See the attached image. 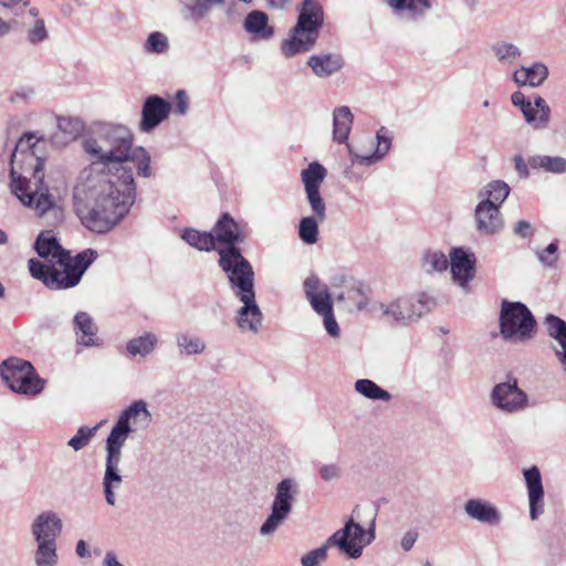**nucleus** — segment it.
<instances>
[{
	"label": "nucleus",
	"instance_id": "6ab92c4d",
	"mask_svg": "<svg viewBox=\"0 0 566 566\" xmlns=\"http://www.w3.org/2000/svg\"><path fill=\"white\" fill-rule=\"evenodd\" d=\"M171 112V103L158 95L148 96L143 105L139 129L143 133L154 130Z\"/></svg>",
	"mask_w": 566,
	"mask_h": 566
},
{
	"label": "nucleus",
	"instance_id": "cd10ccee",
	"mask_svg": "<svg viewBox=\"0 0 566 566\" xmlns=\"http://www.w3.org/2000/svg\"><path fill=\"white\" fill-rule=\"evenodd\" d=\"M243 28L254 40H269L274 35V29L269 24L268 15L259 10L248 13Z\"/></svg>",
	"mask_w": 566,
	"mask_h": 566
},
{
	"label": "nucleus",
	"instance_id": "3c124183",
	"mask_svg": "<svg viewBox=\"0 0 566 566\" xmlns=\"http://www.w3.org/2000/svg\"><path fill=\"white\" fill-rule=\"evenodd\" d=\"M318 473L323 481L331 482L342 476V468L337 463H325L321 465Z\"/></svg>",
	"mask_w": 566,
	"mask_h": 566
},
{
	"label": "nucleus",
	"instance_id": "6e6552de",
	"mask_svg": "<svg viewBox=\"0 0 566 566\" xmlns=\"http://www.w3.org/2000/svg\"><path fill=\"white\" fill-rule=\"evenodd\" d=\"M536 322L521 302L503 301L500 314V334L509 343H526L534 337Z\"/></svg>",
	"mask_w": 566,
	"mask_h": 566
},
{
	"label": "nucleus",
	"instance_id": "5701e85b",
	"mask_svg": "<svg viewBox=\"0 0 566 566\" xmlns=\"http://www.w3.org/2000/svg\"><path fill=\"white\" fill-rule=\"evenodd\" d=\"M214 235V244L221 243L229 247H234L235 243L244 241V234L240 226L229 213H223L214 224L212 231Z\"/></svg>",
	"mask_w": 566,
	"mask_h": 566
},
{
	"label": "nucleus",
	"instance_id": "4be33fe9",
	"mask_svg": "<svg viewBox=\"0 0 566 566\" xmlns=\"http://www.w3.org/2000/svg\"><path fill=\"white\" fill-rule=\"evenodd\" d=\"M474 219L478 231L483 234H496L504 228L500 208L495 205L479 201L474 210Z\"/></svg>",
	"mask_w": 566,
	"mask_h": 566
},
{
	"label": "nucleus",
	"instance_id": "dca6fc26",
	"mask_svg": "<svg viewBox=\"0 0 566 566\" xmlns=\"http://www.w3.org/2000/svg\"><path fill=\"white\" fill-rule=\"evenodd\" d=\"M63 531V521L59 513L46 510L39 513L30 524L34 543H56Z\"/></svg>",
	"mask_w": 566,
	"mask_h": 566
},
{
	"label": "nucleus",
	"instance_id": "bf43d9fd",
	"mask_svg": "<svg viewBox=\"0 0 566 566\" xmlns=\"http://www.w3.org/2000/svg\"><path fill=\"white\" fill-rule=\"evenodd\" d=\"M103 566H124L123 564H120L115 554L112 553V552H108L106 553L105 557H104V560H103Z\"/></svg>",
	"mask_w": 566,
	"mask_h": 566
},
{
	"label": "nucleus",
	"instance_id": "7ed1b4c3",
	"mask_svg": "<svg viewBox=\"0 0 566 566\" xmlns=\"http://www.w3.org/2000/svg\"><path fill=\"white\" fill-rule=\"evenodd\" d=\"M323 22L324 11L318 0H303L298 8L297 22L281 44L282 54L290 59L311 51L318 39Z\"/></svg>",
	"mask_w": 566,
	"mask_h": 566
},
{
	"label": "nucleus",
	"instance_id": "9d476101",
	"mask_svg": "<svg viewBox=\"0 0 566 566\" xmlns=\"http://www.w3.org/2000/svg\"><path fill=\"white\" fill-rule=\"evenodd\" d=\"M297 494L298 484L294 479L286 478L277 483L271 512L260 527L262 536L272 535L284 523L292 512Z\"/></svg>",
	"mask_w": 566,
	"mask_h": 566
},
{
	"label": "nucleus",
	"instance_id": "393cba45",
	"mask_svg": "<svg viewBox=\"0 0 566 566\" xmlns=\"http://www.w3.org/2000/svg\"><path fill=\"white\" fill-rule=\"evenodd\" d=\"M306 64L312 69L315 76L327 78L344 66V61L339 54H314L308 57Z\"/></svg>",
	"mask_w": 566,
	"mask_h": 566
},
{
	"label": "nucleus",
	"instance_id": "5fc2aeb1",
	"mask_svg": "<svg viewBox=\"0 0 566 566\" xmlns=\"http://www.w3.org/2000/svg\"><path fill=\"white\" fill-rule=\"evenodd\" d=\"M514 233L522 238H528L532 235V226L528 221L520 220L515 223Z\"/></svg>",
	"mask_w": 566,
	"mask_h": 566
},
{
	"label": "nucleus",
	"instance_id": "e2e57ef3",
	"mask_svg": "<svg viewBox=\"0 0 566 566\" xmlns=\"http://www.w3.org/2000/svg\"><path fill=\"white\" fill-rule=\"evenodd\" d=\"M269 4L276 9H282L287 0H268Z\"/></svg>",
	"mask_w": 566,
	"mask_h": 566
},
{
	"label": "nucleus",
	"instance_id": "c756f323",
	"mask_svg": "<svg viewBox=\"0 0 566 566\" xmlns=\"http://www.w3.org/2000/svg\"><path fill=\"white\" fill-rule=\"evenodd\" d=\"M522 113L526 122L535 128H544L549 119V107L539 96L534 99V103H527Z\"/></svg>",
	"mask_w": 566,
	"mask_h": 566
},
{
	"label": "nucleus",
	"instance_id": "603ef678",
	"mask_svg": "<svg viewBox=\"0 0 566 566\" xmlns=\"http://www.w3.org/2000/svg\"><path fill=\"white\" fill-rule=\"evenodd\" d=\"M557 244L551 243L544 250L537 252L538 260L546 266H553L557 261Z\"/></svg>",
	"mask_w": 566,
	"mask_h": 566
},
{
	"label": "nucleus",
	"instance_id": "338daca9",
	"mask_svg": "<svg viewBox=\"0 0 566 566\" xmlns=\"http://www.w3.org/2000/svg\"><path fill=\"white\" fill-rule=\"evenodd\" d=\"M8 237L3 230L0 229V245L7 243Z\"/></svg>",
	"mask_w": 566,
	"mask_h": 566
},
{
	"label": "nucleus",
	"instance_id": "4468645a",
	"mask_svg": "<svg viewBox=\"0 0 566 566\" xmlns=\"http://www.w3.org/2000/svg\"><path fill=\"white\" fill-rule=\"evenodd\" d=\"M491 402L501 412L513 415L528 407V396L518 387L515 378H510L493 387Z\"/></svg>",
	"mask_w": 566,
	"mask_h": 566
},
{
	"label": "nucleus",
	"instance_id": "f8f14e48",
	"mask_svg": "<svg viewBox=\"0 0 566 566\" xmlns=\"http://www.w3.org/2000/svg\"><path fill=\"white\" fill-rule=\"evenodd\" d=\"M0 375L12 391L20 394H38L41 391V380L35 376L33 366L15 357L0 365Z\"/></svg>",
	"mask_w": 566,
	"mask_h": 566
},
{
	"label": "nucleus",
	"instance_id": "bb28decb",
	"mask_svg": "<svg viewBox=\"0 0 566 566\" xmlns=\"http://www.w3.org/2000/svg\"><path fill=\"white\" fill-rule=\"evenodd\" d=\"M547 333L554 338L558 347L554 348V353L566 371V322L555 315H547L545 318Z\"/></svg>",
	"mask_w": 566,
	"mask_h": 566
},
{
	"label": "nucleus",
	"instance_id": "f03ea898",
	"mask_svg": "<svg viewBox=\"0 0 566 566\" xmlns=\"http://www.w3.org/2000/svg\"><path fill=\"white\" fill-rule=\"evenodd\" d=\"M44 140L34 133H27L15 144L11 154V191L19 201L43 216L57 208V200L44 185Z\"/></svg>",
	"mask_w": 566,
	"mask_h": 566
},
{
	"label": "nucleus",
	"instance_id": "37998d69",
	"mask_svg": "<svg viewBox=\"0 0 566 566\" xmlns=\"http://www.w3.org/2000/svg\"><path fill=\"white\" fill-rule=\"evenodd\" d=\"M422 268L427 273L443 272L449 268V259L441 251H428L422 256Z\"/></svg>",
	"mask_w": 566,
	"mask_h": 566
},
{
	"label": "nucleus",
	"instance_id": "c85d7f7f",
	"mask_svg": "<svg viewBox=\"0 0 566 566\" xmlns=\"http://www.w3.org/2000/svg\"><path fill=\"white\" fill-rule=\"evenodd\" d=\"M353 113L349 107L340 106L333 113V136L339 144L346 143L353 125Z\"/></svg>",
	"mask_w": 566,
	"mask_h": 566
},
{
	"label": "nucleus",
	"instance_id": "052dcab7",
	"mask_svg": "<svg viewBox=\"0 0 566 566\" xmlns=\"http://www.w3.org/2000/svg\"><path fill=\"white\" fill-rule=\"evenodd\" d=\"M11 23L0 18V36L8 34L11 30Z\"/></svg>",
	"mask_w": 566,
	"mask_h": 566
},
{
	"label": "nucleus",
	"instance_id": "aec40b11",
	"mask_svg": "<svg viewBox=\"0 0 566 566\" xmlns=\"http://www.w3.org/2000/svg\"><path fill=\"white\" fill-rule=\"evenodd\" d=\"M237 297L242 303V306L238 310L235 316L239 329L241 332H250L252 334L259 333L263 322V314L255 302V293Z\"/></svg>",
	"mask_w": 566,
	"mask_h": 566
},
{
	"label": "nucleus",
	"instance_id": "ea45409f",
	"mask_svg": "<svg viewBox=\"0 0 566 566\" xmlns=\"http://www.w3.org/2000/svg\"><path fill=\"white\" fill-rule=\"evenodd\" d=\"M388 4L396 11H406L409 15L423 14L430 9V0H387Z\"/></svg>",
	"mask_w": 566,
	"mask_h": 566
},
{
	"label": "nucleus",
	"instance_id": "f704fd0d",
	"mask_svg": "<svg viewBox=\"0 0 566 566\" xmlns=\"http://www.w3.org/2000/svg\"><path fill=\"white\" fill-rule=\"evenodd\" d=\"M33 560L35 566H57V543H34Z\"/></svg>",
	"mask_w": 566,
	"mask_h": 566
},
{
	"label": "nucleus",
	"instance_id": "e433bc0d",
	"mask_svg": "<svg viewBox=\"0 0 566 566\" xmlns=\"http://www.w3.org/2000/svg\"><path fill=\"white\" fill-rule=\"evenodd\" d=\"M157 344V337L153 333H146L139 337L133 338L127 343V352L132 356H147Z\"/></svg>",
	"mask_w": 566,
	"mask_h": 566
},
{
	"label": "nucleus",
	"instance_id": "f3484780",
	"mask_svg": "<svg viewBox=\"0 0 566 566\" xmlns=\"http://www.w3.org/2000/svg\"><path fill=\"white\" fill-rule=\"evenodd\" d=\"M336 286L344 287L336 298L345 305L347 311H361L367 306L368 296L360 282L342 274L332 279V287Z\"/></svg>",
	"mask_w": 566,
	"mask_h": 566
},
{
	"label": "nucleus",
	"instance_id": "1a4fd4ad",
	"mask_svg": "<svg viewBox=\"0 0 566 566\" xmlns=\"http://www.w3.org/2000/svg\"><path fill=\"white\" fill-rule=\"evenodd\" d=\"M219 265L227 274L231 290L235 296L255 293L254 271L250 262L235 247L218 249Z\"/></svg>",
	"mask_w": 566,
	"mask_h": 566
},
{
	"label": "nucleus",
	"instance_id": "0eeeda50",
	"mask_svg": "<svg viewBox=\"0 0 566 566\" xmlns=\"http://www.w3.org/2000/svg\"><path fill=\"white\" fill-rule=\"evenodd\" d=\"M96 258L97 252L95 250H84L77 254V263L82 262L83 265L71 270L54 264H52V268H49L35 259H31L29 260V270L34 279L42 281L52 290L70 289L81 281L85 270Z\"/></svg>",
	"mask_w": 566,
	"mask_h": 566
},
{
	"label": "nucleus",
	"instance_id": "de8ad7c7",
	"mask_svg": "<svg viewBox=\"0 0 566 566\" xmlns=\"http://www.w3.org/2000/svg\"><path fill=\"white\" fill-rule=\"evenodd\" d=\"M49 39V32L43 19L34 20L33 24L27 31V40L33 44H40Z\"/></svg>",
	"mask_w": 566,
	"mask_h": 566
},
{
	"label": "nucleus",
	"instance_id": "a19ab883",
	"mask_svg": "<svg viewBox=\"0 0 566 566\" xmlns=\"http://www.w3.org/2000/svg\"><path fill=\"white\" fill-rule=\"evenodd\" d=\"M318 222L315 216L304 217L300 221L298 237L308 245H313L318 241Z\"/></svg>",
	"mask_w": 566,
	"mask_h": 566
},
{
	"label": "nucleus",
	"instance_id": "f257e3e1",
	"mask_svg": "<svg viewBox=\"0 0 566 566\" xmlns=\"http://www.w3.org/2000/svg\"><path fill=\"white\" fill-rule=\"evenodd\" d=\"M93 159L84 168L73 190L74 209L91 231L104 233L129 211L135 200L133 167L149 177L150 156L143 147H133V135L123 125L97 124L84 142Z\"/></svg>",
	"mask_w": 566,
	"mask_h": 566
},
{
	"label": "nucleus",
	"instance_id": "412c9836",
	"mask_svg": "<svg viewBox=\"0 0 566 566\" xmlns=\"http://www.w3.org/2000/svg\"><path fill=\"white\" fill-rule=\"evenodd\" d=\"M530 502V517L535 521L544 512V489L541 472L537 467H532L523 472Z\"/></svg>",
	"mask_w": 566,
	"mask_h": 566
},
{
	"label": "nucleus",
	"instance_id": "c03bdc74",
	"mask_svg": "<svg viewBox=\"0 0 566 566\" xmlns=\"http://www.w3.org/2000/svg\"><path fill=\"white\" fill-rule=\"evenodd\" d=\"M491 50L499 62L505 65L513 64L521 55V50L516 45L506 42L495 43Z\"/></svg>",
	"mask_w": 566,
	"mask_h": 566
},
{
	"label": "nucleus",
	"instance_id": "473e14b6",
	"mask_svg": "<svg viewBox=\"0 0 566 566\" xmlns=\"http://www.w3.org/2000/svg\"><path fill=\"white\" fill-rule=\"evenodd\" d=\"M74 324L76 334L78 336V340L84 346H95L98 345L97 338L95 337L97 332V326L93 322L92 317L85 313L80 312L74 317Z\"/></svg>",
	"mask_w": 566,
	"mask_h": 566
},
{
	"label": "nucleus",
	"instance_id": "2eb2a0df",
	"mask_svg": "<svg viewBox=\"0 0 566 566\" xmlns=\"http://www.w3.org/2000/svg\"><path fill=\"white\" fill-rule=\"evenodd\" d=\"M34 249L41 258L60 268L71 270L83 265L82 262L77 263V255L72 258L70 252L60 245L51 231H43L38 235Z\"/></svg>",
	"mask_w": 566,
	"mask_h": 566
},
{
	"label": "nucleus",
	"instance_id": "49530a36",
	"mask_svg": "<svg viewBox=\"0 0 566 566\" xmlns=\"http://www.w3.org/2000/svg\"><path fill=\"white\" fill-rule=\"evenodd\" d=\"M223 2L224 0H187V6L192 17L200 20L208 14L212 6L223 4Z\"/></svg>",
	"mask_w": 566,
	"mask_h": 566
},
{
	"label": "nucleus",
	"instance_id": "72a5a7b5",
	"mask_svg": "<svg viewBox=\"0 0 566 566\" xmlns=\"http://www.w3.org/2000/svg\"><path fill=\"white\" fill-rule=\"evenodd\" d=\"M181 238L191 247L200 251H211L217 249L214 235L212 232H200L196 229H185Z\"/></svg>",
	"mask_w": 566,
	"mask_h": 566
},
{
	"label": "nucleus",
	"instance_id": "20e7f679",
	"mask_svg": "<svg viewBox=\"0 0 566 566\" xmlns=\"http://www.w3.org/2000/svg\"><path fill=\"white\" fill-rule=\"evenodd\" d=\"M375 538V522H371L368 531L355 523L353 518L346 522L345 526L336 531L325 545L315 548L305 554L302 559V566H318L327 556V547L335 546L342 553L350 558H358L363 554V548L370 544Z\"/></svg>",
	"mask_w": 566,
	"mask_h": 566
},
{
	"label": "nucleus",
	"instance_id": "4d7b16f0",
	"mask_svg": "<svg viewBox=\"0 0 566 566\" xmlns=\"http://www.w3.org/2000/svg\"><path fill=\"white\" fill-rule=\"evenodd\" d=\"M511 99L515 106L521 107V111L525 107L527 103H530V101H526L524 94L521 92L513 93Z\"/></svg>",
	"mask_w": 566,
	"mask_h": 566
},
{
	"label": "nucleus",
	"instance_id": "09e8293b",
	"mask_svg": "<svg viewBox=\"0 0 566 566\" xmlns=\"http://www.w3.org/2000/svg\"><path fill=\"white\" fill-rule=\"evenodd\" d=\"M306 198L314 216L322 222L326 218V206L319 189L306 190Z\"/></svg>",
	"mask_w": 566,
	"mask_h": 566
},
{
	"label": "nucleus",
	"instance_id": "69168bd1",
	"mask_svg": "<svg viewBox=\"0 0 566 566\" xmlns=\"http://www.w3.org/2000/svg\"><path fill=\"white\" fill-rule=\"evenodd\" d=\"M28 13H29L32 18H34L35 20H36V19H40V18H39V10H38L36 8H31V9H29Z\"/></svg>",
	"mask_w": 566,
	"mask_h": 566
},
{
	"label": "nucleus",
	"instance_id": "4c0bfd02",
	"mask_svg": "<svg viewBox=\"0 0 566 566\" xmlns=\"http://www.w3.org/2000/svg\"><path fill=\"white\" fill-rule=\"evenodd\" d=\"M176 344L180 355H199L206 350V343L198 336L189 334H179L176 337Z\"/></svg>",
	"mask_w": 566,
	"mask_h": 566
},
{
	"label": "nucleus",
	"instance_id": "864d4df0",
	"mask_svg": "<svg viewBox=\"0 0 566 566\" xmlns=\"http://www.w3.org/2000/svg\"><path fill=\"white\" fill-rule=\"evenodd\" d=\"M176 105L175 112L179 115H185L188 111V96L185 91H178L176 93Z\"/></svg>",
	"mask_w": 566,
	"mask_h": 566
},
{
	"label": "nucleus",
	"instance_id": "7c9ffc66",
	"mask_svg": "<svg viewBox=\"0 0 566 566\" xmlns=\"http://www.w3.org/2000/svg\"><path fill=\"white\" fill-rule=\"evenodd\" d=\"M548 70L542 63H535L531 67H521L513 74L514 82L520 85L538 86L547 77Z\"/></svg>",
	"mask_w": 566,
	"mask_h": 566
},
{
	"label": "nucleus",
	"instance_id": "ddd939ff",
	"mask_svg": "<svg viewBox=\"0 0 566 566\" xmlns=\"http://www.w3.org/2000/svg\"><path fill=\"white\" fill-rule=\"evenodd\" d=\"M391 133L381 127L376 134V140L368 136L356 145H347L350 159L364 166H371L380 161L391 147Z\"/></svg>",
	"mask_w": 566,
	"mask_h": 566
},
{
	"label": "nucleus",
	"instance_id": "79ce46f5",
	"mask_svg": "<svg viewBox=\"0 0 566 566\" xmlns=\"http://www.w3.org/2000/svg\"><path fill=\"white\" fill-rule=\"evenodd\" d=\"M355 389L361 396L371 400H384L390 399V394L385 389L380 388L377 384L369 379H359L355 382Z\"/></svg>",
	"mask_w": 566,
	"mask_h": 566
},
{
	"label": "nucleus",
	"instance_id": "9b49d317",
	"mask_svg": "<svg viewBox=\"0 0 566 566\" xmlns=\"http://www.w3.org/2000/svg\"><path fill=\"white\" fill-rule=\"evenodd\" d=\"M304 293L313 310L323 317L326 333L333 338L340 337V327L335 318L333 301L327 286L315 275L304 281Z\"/></svg>",
	"mask_w": 566,
	"mask_h": 566
},
{
	"label": "nucleus",
	"instance_id": "58836bf2",
	"mask_svg": "<svg viewBox=\"0 0 566 566\" xmlns=\"http://www.w3.org/2000/svg\"><path fill=\"white\" fill-rule=\"evenodd\" d=\"M326 176V169L318 163H312L301 174L302 181L304 184L305 191L319 189Z\"/></svg>",
	"mask_w": 566,
	"mask_h": 566
},
{
	"label": "nucleus",
	"instance_id": "39448f33",
	"mask_svg": "<svg viewBox=\"0 0 566 566\" xmlns=\"http://www.w3.org/2000/svg\"><path fill=\"white\" fill-rule=\"evenodd\" d=\"M134 432L130 424H126L117 419L113 426L105 443V473L103 476V490L106 503L114 506L116 503L115 492L120 489L123 476L120 474V462L124 448L129 434Z\"/></svg>",
	"mask_w": 566,
	"mask_h": 566
},
{
	"label": "nucleus",
	"instance_id": "0e129e2a",
	"mask_svg": "<svg viewBox=\"0 0 566 566\" xmlns=\"http://www.w3.org/2000/svg\"><path fill=\"white\" fill-rule=\"evenodd\" d=\"M465 6L470 9H474L479 2V0H463Z\"/></svg>",
	"mask_w": 566,
	"mask_h": 566
},
{
	"label": "nucleus",
	"instance_id": "8fccbe9b",
	"mask_svg": "<svg viewBox=\"0 0 566 566\" xmlns=\"http://www.w3.org/2000/svg\"><path fill=\"white\" fill-rule=\"evenodd\" d=\"M97 428L98 426H95L93 428L81 427L77 430L76 434L69 440L67 444L75 451L83 449L93 438Z\"/></svg>",
	"mask_w": 566,
	"mask_h": 566
},
{
	"label": "nucleus",
	"instance_id": "a18cd8bd",
	"mask_svg": "<svg viewBox=\"0 0 566 566\" xmlns=\"http://www.w3.org/2000/svg\"><path fill=\"white\" fill-rule=\"evenodd\" d=\"M169 49V41L166 34L155 31L151 32L144 43V50L150 54H163Z\"/></svg>",
	"mask_w": 566,
	"mask_h": 566
},
{
	"label": "nucleus",
	"instance_id": "2f4dec72",
	"mask_svg": "<svg viewBox=\"0 0 566 566\" xmlns=\"http://www.w3.org/2000/svg\"><path fill=\"white\" fill-rule=\"evenodd\" d=\"M510 195V187L502 180H493L484 186L478 193L481 202L495 205L497 208L502 206Z\"/></svg>",
	"mask_w": 566,
	"mask_h": 566
},
{
	"label": "nucleus",
	"instance_id": "774afa93",
	"mask_svg": "<svg viewBox=\"0 0 566 566\" xmlns=\"http://www.w3.org/2000/svg\"><path fill=\"white\" fill-rule=\"evenodd\" d=\"M522 166L524 167L523 160L520 158L516 160V168L521 170Z\"/></svg>",
	"mask_w": 566,
	"mask_h": 566
},
{
	"label": "nucleus",
	"instance_id": "a211bd4d",
	"mask_svg": "<svg viewBox=\"0 0 566 566\" xmlns=\"http://www.w3.org/2000/svg\"><path fill=\"white\" fill-rule=\"evenodd\" d=\"M449 266L453 282L468 290L475 273V255L463 248H453L449 254Z\"/></svg>",
	"mask_w": 566,
	"mask_h": 566
},
{
	"label": "nucleus",
	"instance_id": "13d9d810",
	"mask_svg": "<svg viewBox=\"0 0 566 566\" xmlns=\"http://www.w3.org/2000/svg\"><path fill=\"white\" fill-rule=\"evenodd\" d=\"M75 552H76V555L81 558L90 557V555H91L90 551L87 548V545H86L85 541H83V539H80L77 542Z\"/></svg>",
	"mask_w": 566,
	"mask_h": 566
},
{
	"label": "nucleus",
	"instance_id": "423d86ee",
	"mask_svg": "<svg viewBox=\"0 0 566 566\" xmlns=\"http://www.w3.org/2000/svg\"><path fill=\"white\" fill-rule=\"evenodd\" d=\"M431 298L424 294L399 296L374 302L370 313L391 326H408L417 322L428 310Z\"/></svg>",
	"mask_w": 566,
	"mask_h": 566
},
{
	"label": "nucleus",
	"instance_id": "6e6d98bb",
	"mask_svg": "<svg viewBox=\"0 0 566 566\" xmlns=\"http://www.w3.org/2000/svg\"><path fill=\"white\" fill-rule=\"evenodd\" d=\"M417 535L412 532L406 533L401 538V547L403 551H410L415 545Z\"/></svg>",
	"mask_w": 566,
	"mask_h": 566
},
{
	"label": "nucleus",
	"instance_id": "680f3d73",
	"mask_svg": "<svg viewBox=\"0 0 566 566\" xmlns=\"http://www.w3.org/2000/svg\"><path fill=\"white\" fill-rule=\"evenodd\" d=\"M23 0H0V6L7 9H13Z\"/></svg>",
	"mask_w": 566,
	"mask_h": 566
},
{
	"label": "nucleus",
	"instance_id": "c9c22d12",
	"mask_svg": "<svg viewBox=\"0 0 566 566\" xmlns=\"http://www.w3.org/2000/svg\"><path fill=\"white\" fill-rule=\"evenodd\" d=\"M530 165L533 168H541L554 174H562L566 171V158L559 156H533L530 158Z\"/></svg>",
	"mask_w": 566,
	"mask_h": 566
},
{
	"label": "nucleus",
	"instance_id": "b1692460",
	"mask_svg": "<svg viewBox=\"0 0 566 566\" xmlns=\"http://www.w3.org/2000/svg\"><path fill=\"white\" fill-rule=\"evenodd\" d=\"M465 514L480 523L497 525L502 521L500 511L482 499H470L464 504Z\"/></svg>",
	"mask_w": 566,
	"mask_h": 566
},
{
	"label": "nucleus",
	"instance_id": "a878e982",
	"mask_svg": "<svg viewBox=\"0 0 566 566\" xmlns=\"http://www.w3.org/2000/svg\"><path fill=\"white\" fill-rule=\"evenodd\" d=\"M118 419L126 424H130L134 431L138 429H147L153 421V417L148 410L147 402L142 399L136 400L130 406H128L120 413Z\"/></svg>",
	"mask_w": 566,
	"mask_h": 566
}]
</instances>
